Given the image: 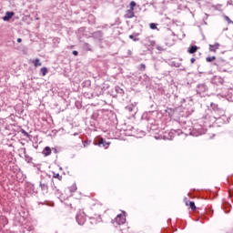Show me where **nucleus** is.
I'll return each instance as SVG.
<instances>
[{"mask_svg":"<svg viewBox=\"0 0 233 233\" xmlns=\"http://www.w3.org/2000/svg\"><path fill=\"white\" fill-rule=\"evenodd\" d=\"M157 50H158L159 52H165V49L163 48V46L159 45L157 46Z\"/></svg>","mask_w":233,"mask_h":233,"instance_id":"2f4dec72","label":"nucleus"},{"mask_svg":"<svg viewBox=\"0 0 233 233\" xmlns=\"http://www.w3.org/2000/svg\"><path fill=\"white\" fill-rule=\"evenodd\" d=\"M115 91L116 92V94H120V96H123V94H125L123 88L119 87L118 86H115Z\"/></svg>","mask_w":233,"mask_h":233,"instance_id":"aec40b11","label":"nucleus"},{"mask_svg":"<svg viewBox=\"0 0 233 233\" xmlns=\"http://www.w3.org/2000/svg\"><path fill=\"white\" fill-rule=\"evenodd\" d=\"M169 110H170V112H172V108H170Z\"/></svg>","mask_w":233,"mask_h":233,"instance_id":"49530a36","label":"nucleus"},{"mask_svg":"<svg viewBox=\"0 0 233 233\" xmlns=\"http://www.w3.org/2000/svg\"><path fill=\"white\" fill-rule=\"evenodd\" d=\"M189 207L191 208V210H196V203L194 201H190L189 202Z\"/></svg>","mask_w":233,"mask_h":233,"instance_id":"a878e982","label":"nucleus"},{"mask_svg":"<svg viewBox=\"0 0 233 233\" xmlns=\"http://www.w3.org/2000/svg\"><path fill=\"white\" fill-rule=\"evenodd\" d=\"M223 208H232V205H230V203H226L223 205Z\"/></svg>","mask_w":233,"mask_h":233,"instance_id":"7c9ffc66","label":"nucleus"},{"mask_svg":"<svg viewBox=\"0 0 233 233\" xmlns=\"http://www.w3.org/2000/svg\"><path fill=\"white\" fill-rule=\"evenodd\" d=\"M136 5H137L136 2L131 1L129 4V6H130L129 10H134V8H136Z\"/></svg>","mask_w":233,"mask_h":233,"instance_id":"bb28decb","label":"nucleus"},{"mask_svg":"<svg viewBox=\"0 0 233 233\" xmlns=\"http://www.w3.org/2000/svg\"><path fill=\"white\" fill-rule=\"evenodd\" d=\"M143 79H144V81H148V79H149V78H148V76L144 75V76H143Z\"/></svg>","mask_w":233,"mask_h":233,"instance_id":"c9c22d12","label":"nucleus"},{"mask_svg":"<svg viewBox=\"0 0 233 233\" xmlns=\"http://www.w3.org/2000/svg\"><path fill=\"white\" fill-rule=\"evenodd\" d=\"M17 43H23V39H21V38H17Z\"/></svg>","mask_w":233,"mask_h":233,"instance_id":"a19ab883","label":"nucleus"},{"mask_svg":"<svg viewBox=\"0 0 233 233\" xmlns=\"http://www.w3.org/2000/svg\"><path fill=\"white\" fill-rule=\"evenodd\" d=\"M149 28H151V30H157V24L156 23H151L149 25Z\"/></svg>","mask_w":233,"mask_h":233,"instance_id":"b1692460","label":"nucleus"},{"mask_svg":"<svg viewBox=\"0 0 233 233\" xmlns=\"http://www.w3.org/2000/svg\"><path fill=\"white\" fill-rule=\"evenodd\" d=\"M126 110H127V112H130V114H136V112H137V107L136 106V105L131 104L126 106Z\"/></svg>","mask_w":233,"mask_h":233,"instance_id":"9b49d317","label":"nucleus"},{"mask_svg":"<svg viewBox=\"0 0 233 233\" xmlns=\"http://www.w3.org/2000/svg\"><path fill=\"white\" fill-rule=\"evenodd\" d=\"M53 177H55L56 179H58L59 181L63 179V176L59 175V173L55 174Z\"/></svg>","mask_w":233,"mask_h":233,"instance_id":"cd10ccee","label":"nucleus"},{"mask_svg":"<svg viewBox=\"0 0 233 233\" xmlns=\"http://www.w3.org/2000/svg\"><path fill=\"white\" fill-rule=\"evenodd\" d=\"M214 214V210H208V216H212Z\"/></svg>","mask_w":233,"mask_h":233,"instance_id":"72a5a7b5","label":"nucleus"},{"mask_svg":"<svg viewBox=\"0 0 233 233\" xmlns=\"http://www.w3.org/2000/svg\"><path fill=\"white\" fill-rule=\"evenodd\" d=\"M127 54H128V56H132V51H131V50H128V51H127Z\"/></svg>","mask_w":233,"mask_h":233,"instance_id":"79ce46f5","label":"nucleus"},{"mask_svg":"<svg viewBox=\"0 0 233 233\" xmlns=\"http://www.w3.org/2000/svg\"><path fill=\"white\" fill-rule=\"evenodd\" d=\"M94 144L97 145V147H103L108 148V147H110V142H106V140H105V138L103 137H101L98 140H96Z\"/></svg>","mask_w":233,"mask_h":233,"instance_id":"423d86ee","label":"nucleus"},{"mask_svg":"<svg viewBox=\"0 0 233 233\" xmlns=\"http://www.w3.org/2000/svg\"><path fill=\"white\" fill-rule=\"evenodd\" d=\"M224 17L228 21V24H232L233 25V21L230 20V17H228V15H225Z\"/></svg>","mask_w":233,"mask_h":233,"instance_id":"473e14b6","label":"nucleus"},{"mask_svg":"<svg viewBox=\"0 0 233 233\" xmlns=\"http://www.w3.org/2000/svg\"><path fill=\"white\" fill-rule=\"evenodd\" d=\"M52 188H53V190H56L57 192H59V189H57V187H56V185H54V184L52 186Z\"/></svg>","mask_w":233,"mask_h":233,"instance_id":"e433bc0d","label":"nucleus"},{"mask_svg":"<svg viewBox=\"0 0 233 233\" xmlns=\"http://www.w3.org/2000/svg\"><path fill=\"white\" fill-rule=\"evenodd\" d=\"M210 83L212 85H223L225 83V79H223L221 76H215L211 78Z\"/></svg>","mask_w":233,"mask_h":233,"instance_id":"6e6552de","label":"nucleus"},{"mask_svg":"<svg viewBox=\"0 0 233 233\" xmlns=\"http://www.w3.org/2000/svg\"><path fill=\"white\" fill-rule=\"evenodd\" d=\"M190 63H191L192 65H194V63H196V58L192 57V58L190 59Z\"/></svg>","mask_w":233,"mask_h":233,"instance_id":"4c0bfd02","label":"nucleus"},{"mask_svg":"<svg viewBox=\"0 0 233 233\" xmlns=\"http://www.w3.org/2000/svg\"><path fill=\"white\" fill-rule=\"evenodd\" d=\"M115 221L117 225H125V222L127 221V218H125V217L121 214H118L116 218Z\"/></svg>","mask_w":233,"mask_h":233,"instance_id":"1a4fd4ad","label":"nucleus"},{"mask_svg":"<svg viewBox=\"0 0 233 233\" xmlns=\"http://www.w3.org/2000/svg\"><path fill=\"white\" fill-rule=\"evenodd\" d=\"M140 72H145L147 70V66L145 64H140L138 66Z\"/></svg>","mask_w":233,"mask_h":233,"instance_id":"5701e85b","label":"nucleus"},{"mask_svg":"<svg viewBox=\"0 0 233 233\" xmlns=\"http://www.w3.org/2000/svg\"><path fill=\"white\" fill-rule=\"evenodd\" d=\"M52 150H53L54 154H57V148L53 147Z\"/></svg>","mask_w":233,"mask_h":233,"instance_id":"ea45409f","label":"nucleus"},{"mask_svg":"<svg viewBox=\"0 0 233 233\" xmlns=\"http://www.w3.org/2000/svg\"><path fill=\"white\" fill-rule=\"evenodd\" d=\"M143 79V76H139V80Z\"/></svg>","mask_w":233,"mask_h":233,"instance_id":"c03bdc74","label":"nucleus"},{"mask_svg":"<svg viewBox=\"0 0 233 233\" xmlns=\"http://www.w3.org/2000/svg\"><path fill=\"white\" fill-rule=\"evenodd\" d=\"M32 63L35 67L41 66L43 65V63H41V60L39 58H35V60L32 61Z\"/></svg>","mask_w":233,"mask_h":233,"instance_id":"6ab92c4d","label":"nucleus"},{"mask_svg":"<svg viewBox=\"0 0 233 233\" xmlns=\"http://www.w3.org/2000/svg\"><path fill=\"white\" fill-rule=\"evenodd\" d=\"M76 220L78 223V225H85V222L86 221V216L85 215V212L77 213L76 216Z\"/></svg>","mask_w":233,"mask_h":233,"instance_id":"20e7f679","label":"nucleus"},{"mask_svg":"<svg viewBox=\"0 0 233 233\" xmlns=\"http://www.w3.org/2000/svg\"><path fill=\"white\" fill-rule=\"evenodd\" d=\"M103 35H104V33L103 31H96V32H93L90 35V37H92L93 39H96V41H103Z\"/></svg>","mask_w":233,"mask_h":233,"instance_id":"0eeeda50","label":"nucleus"},{"mask_svg":"<svg viewBox=\"0 0 233 233\" xmlns=\"http://www.w3.org/2000/svg\"><path fill=\"white\" fill-rule=\"evenodd\" d=\"M40 72H41L42 76H46V74H48V68L44 66L40 69Z\"/></svg>","mask_w":233,"mask_h":233,"instance_id":"4be33fe9","label":"nucleus"},{"mask_svg":"<svg viewBox=\"0 0 233 233\" xmlns=\"http://www.w3.org/2000/svg\"><path fill=\"white\" fill-rule=\"evenodd\" d=\"M84 50H86L87 52H92V46L88 43H84L83 45Z\"/></svg>","mask_w":233,"mask_h":233,"instance_id":"a211bd4d","label":"nucleus"},{"mask_svg":"<svg viewBox=\"0 0 233 233\" xmlns=\"http://www.w3.org/2000/svg\"><path fill=\"white\" fill-rule=\"evenodd\" d=\"M220 45L219 43H215V45L209 44V52H216L219 48Z\"/></svg>","mask_w":233,"mask_h":233,"instance_id":"4468645a","label":"nucleus"},{"mask_svg":"<svg viewBox=\"0 0 233 233\" xmlns=\"http://www.w3.org/2000/svg\"><path fill=\"white\" fill-rule=\"evenodd\" d=\"M14 15H15V13H14V11H7L5 13V15L3 16V21H10V19H12Z\"/></svg>","mask_w":233,"mask_h":233,"instance_id":"9d476101","label":"nucleus"},{"mask_svg":"<svg viewBox=\"0 0 233 233\" xmlns=\"http://www.w3.org/2000/svg\"><path fill=\"white\" fill-rule=\"evenodd\" d=\"M206 61L207 63H212V61H218V59H216V56H207L206 57Z\"/></svg>","mask_w":233,"mask_h":233,"instance_id":"412c9836","label":"nucleus"},{"mask_svg":"<svg viewBox=\"0 0 233 233\" xmlns=\"http://www.w3.org/2000/svg\"><path fill=\"white\" fill-rule=\"evenodd\" d=\"M199 49V47H198V46H190L187 49L188 54H196V52H198V50Z\"/></svg>","mask_w":233,"mask_h":233,"instance_id":"ddd939ff","label":"nucleus"},{"mask_svg":"<svg viewBox=\"0 0 233 233\" xmlns=\"http://www.w3.org/2000/svg\"><path fill=\"white\" fill-rule=\"evenodd\" d=\"M26 163H32V157L26 154V148H23Z\"/></svg>","mask_w":233,"mask_h":233,"instance_id":"f3484780","label":"nucleus"},{"mask_svg":"<svg viewBox=\"0 0 233 233\" xmlns=\"http://www.w3.org/2000/svg\"><path fill=\"white\" fill-rule=\"evenodd\" d=\"M207 92H208V86H207L206 83L198 84L197 86V94H198L199 96H201V94H205Z\"/></svg>","mask_w":233,"mask_h":233,"instance_id":"39448f33","label":"nucleus"},{"mask_svg":"<svg viewBox=\"0 0 233 233\" xmlns=\"http://www.w3.org/2000/svg\"><path fill=\"white\" fill-rule=\"evenodd\" d=\"M73 56H79V52H77V51H73Z\"/></svg>","mask_w":233,"mask_h":233,"instance_id":"58836bf2","label":"nucleus"},{"mask_svg":"<svg viewBox=\"0 0 233 233\" xmlns=\"http://www.w3.org/2000/svg\"><path fill=\"white\" fill-rule=\"evenodd\" d=\"M48 183H50V177H43L39 182V187L43 194H48Z\"/></svg>","mask_w":233,"mask_h":233,"instance_id":"7ed1b4c3","label":"nucleus"},{"mask_svg":"<svg viewBox=\"0 0 233 233\" xmlns=\"http://www.w3.org/2000/svg\"><path fill=\"white\" fill-rule=\"evenodd\" d=\"M90 86H92V81H90V80H85L82 83V87L83 88H90Z\"/></svg>","mask_w":233,"mask_h":233,"instance_id":"dca6fc26","label":"nucleus"},{"mask_svg":"<svg viewBox=\"0 0 233 233\" xmlns=\"http://www.w3.org/2000/svg\"><path fill=\"white\" fill-rule=\"evenodd\" d=\"M210 106L213 110L212 115L214 116V118L220 119L221 114H223V110H221V108H219V106H218V104L216 103H211Z\"/></svg>","mask_w":233,"mask_h":233,"instance_id":"f03ea898","label":"nucleus"},{"mask_svg":"<svg viewBox=\"0 0 233 233\" xmlns=\"http://www.w3.org/2000/svg\"><path fill=\"white\" fill-rule=\"evenodd\" d=\"M213 65L217 66L218 72H230V68H232L230 63L221 57L218 58Z\"/></svg>","mask_w":233,"mask_h":233,"instance_id":"f257e3e1","label":"nucleus"},{"mask_svg":"<svg viewBox=\"0 0 233 233\" xmlns=\"http://www.w3.org/2000/svg\"><path fill=\"white\" fill-rule=\"evenodd\" d=\"M150 46H156V41L154 40L150 41Z\"/></svg>","mask_w":233,"mask_h":233,"instance_id":"f704fd0d","label":"nucleus"},{"mask_svg":"<svg viewBox=\"0 0 233 233\" xmlns=\"http://www.w3.org/2000/svg\"><path fill=\"white\" fill-rule=\"evenodd\" d=\"M21 134L25 136V137H30V134H28V132H26L25 129H21Z\"/></svg>","mask_w":233,"mask_h":233,"instance_id":"c85d7f7f","label":"nucleus"},{"mask_svg":"<svg viewBox=\"0 0 233 233\" xmlns=\"http://www.w3.org/2000/svg\"><path fill=\"white\" fill-rule=\"evenodd\" d=\"M76 190H77V186H76V183H75V184H73V186H71V187H69V191H70V192H76Z\"/></svg>","mask_w":233,"mask_h":233,"instance_id":"393cba45","label":"nucleus"},{"mask_svg":"<svg viewBox=\"0 0 233 233\" xmlns=\"http://www.w3.org/2000/svg\"><path fill=\"white\" fill-rule=\"evenodd\" d=\"M135 14H134V10L132 9H127L126 11V14H125V17L126 19H132V17H134Z\"/></svg>","mask_w":233,"mask_h":233,"instance_id":"f8f14e48","label":"nucleus"},{"mask_svg":"<svg viewBox=\"0 0 233 233\" xmlns=\"http://www.w3.org/2000/svg\"><path fill=\"white\" fill-rule=\"evenodd\" d=\"M151 108H154V105H151Z\"/></svg>","mask_w":233,"mask_h":233,"instance_id":"a18cd8bd","label":"nucleus"},{"mask_svg":"<svg viewBox=\"0 0 233 233\" xmlns=\"http://www.w3.org/2000/svg\"><path fill=\"white\" fill-rule=\"evenodd\" d=\"M226 214H228L230 212V209L225 211Z\"/></svg>","mask_w":233,"mask_h":233,"instance_id":"37998d69","label":"nucleus"},{"mask_svg":"<svg viewBox=\"0 0 233 233\" xmlns=\"http://www.w3.org/2000/svg\"><path fill=\"white\" fill-rule=\"evenodd\" d=\"M84 147H86V144H84Z\"/></svg>","mask_w":233,"mask_h":233,"instance_id":"de8ad7c7","label":"nucleus"},{"mask_svg":"<svg viewBox=\"0 0 233 233\" xmlns=\"http://www.w3.org/2000/svg\"><path fill=\"white\" fill-rule=\"evenodd\" d=\"M129 39H132V40H134L135 42H136V41H139V38L134 36V35H129Z\"/></svg>","mask_w":233,"mask_h":233,"instance_id":"c756f323","label":"nucleus"},{"mask_svg":"<svg viewBox=\"0 0 233 233\" xmlns=\"http://www.w3.org/2000/svg\"><path fill=\"white\" fill-rule=\"evenodd\" d=\"M43 154L46 157L50 156V154H52V148H50V147H46L43 150Z\"/></svg>","mask_w":233,"mask_h":233,"instance_id":"2eb2a0df","label":"nucleus"}]
</instances>
